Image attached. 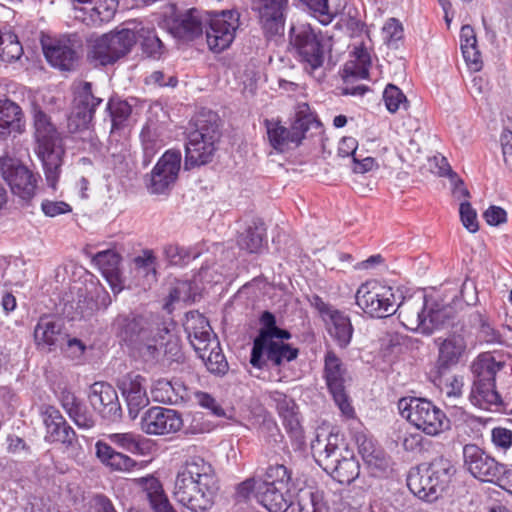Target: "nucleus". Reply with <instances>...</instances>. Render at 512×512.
Listing matches in <instances>:
<instances>
[{"label": "nucleus", "mask_w": 512, "mask_h": 512, "mask_svg": "<svg viewBox=\"0 0 512 512\" xmlns=\"http://www.w3.org/2000/svg\"><path fill=\"white\" fill-rule=\"evenodd\" d=\"M327 333L340 349L351 343L354 328L350 317L340 310H335L324 320Z\"/></svg>", "instance_id": "nucleus-35"}, {"label": "nucleus", "mask_w": 512, "mask_h": 512, "mask_svg": "<svg viewBox=\"0 0 512 512\" xmlns=\"http://www.w3.org/2000/svg\"><path fill=\"white\" fill-rule=\"evenodd\" d=\"M112 331L121 343L136 349L146 362H158L161 351L157 343L165 337L168 327L159 319L130 312L115 317Z\"/></svg>", "instance_id": "nucleus-1"}, {"label": "nucleus", "mask_w": 512, "mask_h": 512, "mask_svg": "<svg viewBox=\"0 0 512 512\" xmlns=\"http://www.w3.org/2000/svg\"><path fill=\"white\" fill-rule=\"evenodd\" d=\"M356 304L372 318H386L397 313L401 292L378 281L362 284L355 295Z\"/></svg>", "instance_id": "nucleus-12"}, {"label": "nucleus", "mask_w": 512, "mask_h": 512, "mask_svg": "<svg viewBox=\"0 0 512 512\" xmlns=\"http://www.w3.org/2000/svg\"><path fill=\"white\" fill-rule=\"evenodd\" d=\"M355 63L351 62V66L346 64L345 71L352 76L365 79L369 75L371 66V57L364 46L356 47L354 52Z\"/></svg>", "instance_id": "nucleus-52"}, {"label": "nucleus", "mask_w": 512, "mask_h": 512, "mask_svg": "<svg viewBox=\"0 0 512 512\" xmlns=\"http://www.w3.org/2000/svg\"><path fill=\"white\" fill-rule=\"evenodd\" d=\"M261 482L290 491L292 470L284 464H269Z\"/></svg>", "instance_id": "nucleus-47"}, {"label": "nucleus", "mask_w": 512, "mask_h": 512, "mask_svg": "<svg viewBox=\"0 0 512 512\" xmlns=\"http://www.w3.org/2000/svg\"><path fill=\"white\" fill-rule=\"evenodd\" d=\"M370 475L376 478L387 477L391 471V458L384 449H376L371 455H367L363 460Z\"/></svg>", "instance_id": "nucleus-48"}, {"label": "nucleus", "mask_w": 512, "mask_h": 512, "mask_svg": "<svg viewBox=\"0 0 512 512\" xmlns=\"http://www.w3.org/2000/svg\"><path fill=\"white\" fill-rule=\"evenodd\" d=\"M177 476L192 479L206 488L218 487L212 465L201 456H190L178 471Z\"/></svg>", "instance_id": "nucleus-33"}, {"label": "nucleus", "mask_w": 512, "mask_h": 512, "mask_svg": "<svg viewBox=\"0 0 512 512\" xmlns=\"http://www.w3.org/2000/svg\"><path fill=\"white\" fill-rule=\"evenodd\" d=\"M76 11V18L87 25L109 22L115 15L118 0H71Z\"/></svg>", "instance_id": "nucleus-25"}, {"label": "nucleus", "mask_w": 512, "mask_h": 512, "mask_svg": "<svg viewBox=\"0 0 512 512\" xmlns=\"http://www.w3.org/2000/svg\"><path fill=\"white\" fill-rule=\"evenodd\" d=\"M133 271L150 285L157 282L158 260L152 249H144L132 260Z\"/></svg>", "instance_id": "nucleus-43"}, {"label": "nucleus", "mask_w": 512, "mask_h": 512, "mask_svg": "<svg viewBox=\"0 0 512 512\" xmlns=\"http://www.w3.org/2000/svg\"><path fill=\"white\" fill-rule=\"evenodd\" d=\"M0 174L12 194L20 200L30 202L35 197L40 175L20 160L8 156L0 157Z\"/></svg>", "instance_id": "nucleus-15"}, {"label": "nucleus", "mask_w": 512, "mask_h": 512, "mask_svg": "<svg viewBox=\"0 0 512 512\" xmlns=\"http://www.w3.org/2000/svg\"><path fill=\"white\" fill-rule=\"evenodd\" d=\"M383 100L390 113L397 112L401 104L406 108L407 98L405 94L401 89L393 84H388L384 89Z\"/></svg>", "instance_id": "nucleus-57"}, {"label": "nucleus", "mask_w": 512, "mask_h": 512, "mask_svg": "<svg viewBox=\"0 0 512 512\" xmlns=\"http://www.w3.org/2000/svg\"><path fill=\"white\" fill-rule=\"evenodd\" d=\"M311 450L317 464L340 484H350L359 476V462L339 431L332 430L325 439L317 435Z\"/></svg>", "instance_id": "nucleus-3"}, {"label": "nucleus", "mask_w": 512, "mask_h": 512, "mask_svg": "<svg viewBox=\"0 0 512 512\" xmlns=\"http://www.w3.org/2000/svg\"><path fill=\"white\" fill-rule=\"evenodd\" d=\"M212 345L208 351H201L198 356L204 361L209 372L223 376L227 373L229 366L222 352L218 339H212Z\"/></svg>", "instance_id": "nucleus-46"}, {"label": "nucleus", "mask_w": 512, "mask_h": 512, "mask_svg": "<svg viewBox=\"0 0 512 512\" xmlns=\"http://www.w3.org/2000/svg\"><path fill=\"white\" fill-rule=\"evenodd\" d=\"M95 448L97 458L112 470L132 471L137 466V462L134 459L114 450L105 442L98 441Z\"/></svg>", "instance_id": "nucleus-38"}, {"label": "nucleus", "mask_w": 512, "mask_h": 512, "mask_svg": "<svg viewBox=\"0 0 512 512\" xmlns=\"http://www.w3.org/2000/svg\"><path fill=\"white\" fill-rule=\"evenodd\" d=\"M202 11L191 8L183 13L175 14L168 22L170 33L180 40L193 41L204 31Z\"/></svg>", "instance_id": "nucleus-26"}, {"label": "nucleus", "mask_w": 512, "mask_h": 512, "mask_svg": "<svg viewBox=\"0 0 512 512\" xmlns=\"http://www.w3.org/2000/svg\"><path fill=\"white\" fill-rule=\"evenodd\" d=\"M140 425L148 435H166L178 432L183 426V420L176 410L153 406L144 412Z\"/></svg>", "instance_id": "nucleus-21"}, {"label": "nucleus", "mask_w": 512, "mask_h": 512, "mask_svg": "<svg viewBox=\"0 0 512 512\" xmlns=\"http://www.w3.org/2000/svg\"><path fill=\"white\" fill-rule=\"evenodd\" d=\"M240 14L236 10L207 13L204 21L208 48L221 53L233 43L239 28Z\"/></svg>", "instance_id": "nucleus-14"}, {"label": "nucleus", "mask_w": 512, "mask_h": 512, "mask_svg": "<svg viewBox=\"0 0 512 512\" xmlns=\"http://www.w3.org/2000/svg\"><path fill=\"white\" fill-rule=\"evenodd\" d=\"M297 502L299 506V512H323L328 510L327 504L324 501V495L322 491L304 489L300 490L297 495Z\"/></svg>", "instance_id": "nucleus-49"}, {"label": "nucleus", "mask_w": 512, "mask_h": 512, "mask_svg": "<svg viewBox=\"0 0 512 512\" xmlns=\"http://www.w3.org/2000/svg\"><path fill=\"white\" fill-rule=\"evenodd\" d=\"M81 47L76 35L63 36L42 42V50L48 64L62 72L75 71L79 65Z\"/></svg>", "instance_id": "nucleus-18"}, {"label": "nucleus", "mask_w": 512, "mask_h": 512, "mask_svg": "<svg viewBox=\"0 0 512 512\" xmlns=\"http://www.w3.org/2000/svg\"><path fill=\"white\" fill-rule=\"evenodd\" d=\"M428 474L433 480V485L430 490L431 495L439 493V496L449 487L453 476L456 473V468L452 461L444 456L434 458L430 463L425 464Z\"/></svg>", "instance_id": "nucleus-36"}, {"label": "nucleus", "mask_w": 512, "mask_h": 512, "mask_svg": "<svg viewBox=\"0 0 512 512\" xmlns=\"http://www.w3.org/2000/svg\"><path fill=\"white\" fill-rule=\"evenodd\" d=\"M460 48L468 65L474 70H479L481 65V53L478 50L474 29L470 25H464L460 31Z\"/></svg>", "instance_id": "nucleus-44"}, {"label": "nucleus", "mask_w": 512, "mask_h": 512, "mask_svg": "<svg viewBox=\"0 0 512 512\" xmlns=\"http://www.w3.org/2000/svg\"><path fill=\"white\" fill-rule=\"evenodd\" d=\"M259 322L260 329L250 354V364L254 368L263 369L268 362L279 367L298 357L299 350L283 342L291 338V333L277 326L276 316L272 312H262Z\"/></svg>", "instance_id": "nucleus-2"}, {"label": "nucleus", "mask_w": 512, "mask_h": 512, "mask_svg": "<svg viewBox=\"0 0 512 512\" xmlns=\"http://www.w3.org/2000/svg\"><path fill=\"white\" fill-rule=\"evenodd\" d=\"M289 492L260 481L254 498L267 512H287L293 504Z\"/></svg>", "instance_id": "nucleus-32"}, {"label": "nucleus", "mask_w": 512, "mask_h": 512, "mask_svg": "<svg viewBox=\"0 0 512 512\" xmlns=\"http://www.w3.org/2000/svg\"><path fill=\"white\" fill-rule=\"evenodd\" d=\"M186 317L187 322L184 329L192 347L197 354L201 351H208L209 346L212 345V339H217V337L213 334L207 318L193 311L188 312Z\"/></svg>", "instance_id": "nucleus-29"}, {"label": "nucleus", "mask_w": 512, "mask_h": 512, "mask_svg": "<svg viewBox=\"0 0 512 512\" xmlns=\"http://www.w3.org/2000/svg\"><path fill=\"white\" fill-rule=\"evenodd\" d=\"M288 37L290 46L306 72L312 74L323 66L325 60L323 40L316 34L311 24H292Z\"/></svg>", "instance_id": "nucleus-10"}, {"label": "nucleus", "mask_w": 512, "mask_h": 512, "mask_svg": "<svg viewBox=\"0 0 512 512\" xmlns=\"http://www.w3.org/2000/svg\"><path fill=\"white\" fill-rule=\"evenodd\" d=\"M238 245L249 253H261L267 245L264 223L254 221L249 225L238 237Z\"/></svg>", "instance_id": "nucleus-41"}, {"label": "nucleus", "mask_w": 512, "mask_h": 512, "mask_svg": "<svg viewBox=\"0 0 512 512\" xmlns=\"http://www.w3.org/2000/svg\"><path fill=\"white\" fill-rule=\"evenodd\" d=\"M88 399L100 417L107 423L122 419L123 410L116 389L109 383L99 381L90 386Z\"/></svg>", "instance_id": "nucleus-20"}, {"label": "nucleus", "mask_w": 512, "mask_h": 512, "mask_svg": "<svg viewBox=\"0 0 512 512\" xmlns=\"http://www.w3.org/2000/svg\"><path fill=\"white\" fill-rule=\"evenodd\" d=\"M117 387L126 401L131 418L149 403L145 389V378L133 372L127 373L117 380Z\"/></svg>", "instance_id": "nucleus-24"}, {"label": "nucleus", "mask_w": 512, "mask_h": 512, "mask_svg": "<svg viewBox=\"0 0 512 512\" xmlns=\"http://www.w3.org/2000/svg\"><path fill=\"white\" fill-rule=\"evenodd\" d=\"M25 127L22 108L14 101L0 99V139L4 140L12 133H21Z\"/></svg>", "instance_id": "nucleus-34"}, {"label": "nucleus", "mask_w": 512, "mask_h": 512, "mask_svg": "<svg viewBox=\"0 0 512 512\" xmlns=\"http://www.w3.org/2000/svg\"><path fill=\"white\" fill-rule=\"evenodd\" d=\"M106 111L111 120V132L123 130L128 126L132 106L126 100L111 97L107 102Z\"/></svg>", "instance_id": "nucleus-45"}, {"label": "nucleus", "mask_w": 512, "mask_h": 512, "mask_svg": "<svg viewBox=\"0 0 512 512\" xmlns=\"http://www.w3.org/2000/svg\"><path fill=\"white\" fill-rule=\"evenodd\" d=\"M322 378L342 414L348 418L354 417L355 411L347 390L351 377L347 366L332 349H327L324 354Z\"/></svg>", "instance_id": "nucleus-11"}, {"label": "nucleus", "mask_w": 512, "mask_h": 512, "mask_svg": "<svg viewBox=\"0 0 512 512\" xmlns=\"http://www.w3.org/2000/svg\"><path fill=\"white\" fill-rule=\"evenodd\" d=\"M121 260V255L111 249L100 251L93 257V263L99 268L102 276L115 294L119 293L124 286L120 270Z\"/></svg>", "instance_id": "nucleus-31"}, {"label": "nucleus", "mask_w": 512, "mask_h": 512, "mask_svg": "<svg viewBox=\"0 0 512 512\" xmlns=\"http://www.w3.org/2000/svg\"><path fill=\"white\" fill-rule=\"evenodd\" d=\"M269 398L274 404L280 418L292 412L293 410L298 409L295 401L280 391L270 392Z\"/></svg>", "instance_id": "nucleus-60"}, {"label": "nucleus", "mask_w": 512, "mask_h": 512, "mask_svg": "<svg viewBox=\"0 0 512 512\" xmlns=\"http://www.w3.org/2000/svg\"><path fill=\"white\" fill-rule=\"evenodd\" d=\"M351 434L353 440L357 444L358 452L363 460L366 459L367 455H371L376 451V449L381 448V446H379L373 438L369 436L364 429H362L360 423L357 424V427H353L351 429Z\"/></svg>", "instance_id": "nucleus-54"}, {"label": "nucleus", "mask_w": 512, "mask_h": 512, "mask_svg": "<svg viewBox=\"0 0 512 512\" xmlns=\"http://www.w3.org/2000/svg\"><path fill=\"white\" fill-rule=\"evenodd\" d=\"M135 33L136 43L140 45L142 55L153 60L161 59L167 49L159 38L155 28L141 27Z\"/></svg>", "instance_id": "nucleus-40"}, {"label": "nucleus", "mask_w": 512, "mask_h": 512, "mask_svg": "<svg viewBox=\"0 0 512 512\" xmlns=\"http://www.w3.org/2000/svg\"><path fill=\"white\" fill-rule=\"evenodd\" d=\"M217 490L218 487L206 488L192 479L177 476L174 497L191 512H205L212 507Z\"/></svg>", "instance_id": "nucleus-19"}, {"label": "nucleus", "mask_w": 512, "mask_h": 512, "mask_svg": "<svg viewBox=\"0 0 512 512\" xmlns=\"http://www.w3.org/2000/svg\"><path fill=\"white\" fill-rule=\"evenodd\" d=\"M39 414L45 427L44 439L48 443H60L72 454L81 448L75 430L68 424L61 412L50 404H42Z\"/></svg>", "instance_id": "nucleus-16"}, {"label": "nucleus", "mask_w": 512, "mask_h": 512, "mask_svg": "<svg viewBox=\"0 0 512 512\" xmlns=\"http://www.w3.org/2000/svg\"><path fill=\"white\" fill-rule=\"evenodd\" d=\"M36 153L41 160L47 185L55 190L60 178L65 148L50 117L39 110L34 115Z\"/></svg>", "instance_id": "nucleus-5"}, {"label": "nucleus", "mask_w": 512, "mask_h": 512, "mask_svg": "<svg viewBox=\"0 0 512 512\" xmlns=\"http://www.w3.org/2000/svg\"><path fill=\"white\" fill-rule=\"evenodd\" d=\"M281 420H282V424H283L287 434L290 436V438L299 443L303 442L304 431H303V428H302L300 420H299L298 409L293 410L292 412L283 416L281 418Z\"/></svg>", "instance_id": "nucleus-58"}, {"label": "nucleus", "mask_w": 512, "mask_h": 512, "mask_svg": "<svg viewBox=\"0 0 512 512\" xmlns=\"http://www.w3.org/2000/svg\"><path fill=\"white\" fill-rule=\"evenodd\" d=\"M288 1L289 0H261L259 21L267 38L283 34Z\"/></svg>", "instance_id": "nucleus-28"}, {"label": "nucleus", "mask_w": 512, "mask_h": 512, "mask_svg": "<svg viewBox=\"0 0 512 512\" xmlns=\"http://www.w3.org/2000/svg\"><path fill=\"white\" fill-rule=\"evenodd\" d=\"M385 43L392 48L398 47V42L403 38V27L396 18H390L382 29Z\"/></svg>", "instance_id": "nucleus-59"}, {"label": "nucleus", "mask_w": 512, "mask_h": 512, "mask_svg": "<svg viewBox=\"0 0 512 512\" xmlns=\"http://www.w3.org/2000/svg\"><path fill=\"white\" fill-rule=\"evenodd\" d=\"M491 441L498 450L508 451L512 446V430L501 426L494 427L491 430Z\"/></svg>", "instance_id": "nucleus-64"}, {"label": "nucleus", "mask_w": 512, "mask_h": 512, "mask_svg": "<svg viewBox=\"0 0 512 512\" xmlns=\"http://www.w3.org/2000/svg\"><path fill=\"white\" fill-rule=\"evenodd\" d=\"M398 318L403 326L410 331L419 332L422 335H431V329L425 325V310L427 309V297L421 301L397 303Z\"/></svg>", "instance_id": "nucleus-30"}, {"label": "nucleus", "mask_w": 512, "mask_h": 512, "mask_svg": "<svg viewBox=\"0 0 512 512\" xmlns=\"http://www.w3.org/2000/svg\"><path fill=\"white\" fill-rule=\"evenodd\" d=\"M67 415L80 429H91L96 425L93 412L82 400Z\"/></svg>", "instance_id": "nucleus-55"}, {"label": "nucleus", "mask_w": 512, "mask_h": 512, "mask_svg": "<svg viewBox=\"0 0 512 512\" xmlns=\"http://www.w3.org/2000/svg\"><path fill=\"white\" fill-rule=\"evenodd\" d=\"M109 440L117 447L130 453H138L141 449L140 443L132 433H113L109 435Z\"/></svg>", "instance_id": "nucleus-61"}, {"label": "nucleus", "mask_w": 512, "mask_h": 512, "mask_svg": "<svg viewBox=\"0 0 512 512\" xmlns=\"http://www.w3.org/2000/svg\"><path fill=\"white\" fill-rule=\"evenodd\" d=\"M264 125L270 145L279 152H283L290 145L299 147L306 137L320 134L323 130L317 114L307 103L298 105L295 118L289 128L273 119H265Z\"/></svg>", "instance_id": "nucleus-6"}, {"label": "nucleus", "mask_w": 512, "mask_h": 512, "mask_svg": "<svg viewBox=\"0 0 512 512\" xmlns=\"http://www.w3.org/2000/svg\"><path fill=\"white\" fill-rule=\"evenodd\" d=\"M504 367L489 353L479 354L471 363L470 402L481 409L512 414V404L503 400L496 389V375Z\"/></svg>", "instance_id": "nucleus-4"}, {"label": "nucleus", "mask_w": 512, "mask_h": 512, "mask_svg": "<svg viewBox=\"0 0 512 512\" xmlns=\"http://www.w3.org/2000/svg\"><path fill=\"white\" fill-rule=\"evenodd\" d=\"M136 44V36L131 29L103 34L94 40L88 57L95 65L114 64L127 55Z\"/></svg>", "instance_id": "nucleus-13"}, {"label": "nucleus", "mask_w": 512, "mask_h": 512, "mask_svg": "<svg viewBox=\"0 0 512 512\" xmlns=\"http://www.w3.org/2000/svg\"><path fill=\"white\" fill-rule=\"evenodd\" d=\"M182 155L180 150L169 149L147 175L146 187L150 194L168 195L178 179Z\"/></svg>", "instance_id": "nucleus-17"}, {"label": "nucleus", "mask_w": 512, "mask_h": 512, "mask_svg": "<svg viewBox=\"0 0 512 512\" xmlns=\"http://www.w3.org/2000/svg\"><path fill=\"white\" fill-rule=\"evenodd\" d=\"M23 54V47L16 34L12 32L4 33L0 40V60L6 63H12Z\"/></svg>", "instance_id": "nucleus-51"}, {"label": "nucleus", "mask_w": 512, "mask_h": 512, "mask_svg": "<svg viewBox=\"0 0 512 512\" xmlns=\"http://www.w3.org/2000/svg\"><path fill=\"white\" fill-rule=\"evenodd\" d=\"M151 395L156 402L170 404L173 395L171 380H156L151 387Z\"/></svg>", "instance_id": "nucleus-62"}, {"label": "nucleus", "mask_w": 512, "mask_h": 512, "mask_svg": "<svg viewBox=\"0 0 512 512\" xmlns=\"http://www.w3.org/2000/svg\"><path fill=\"white\" fill-rule=\"evenodd\" d=\"M434 342L438 347L435 372L441 378L459 364L465 354L467 344L464 337L459 334H451L446 338L438 337Z\"/></svg>", "instance_id": "nucleus-22"}, {"label": "nucleus", "mask_w": 512, "mask_h": 512, "mask_svg": "<svg viewBox=\"0 0 512 512\" xmlns=\"http://www.w3.org/2000/svg\"><path fill=\"white\" fill-rule=\"evenodd\" d=\"M140 139L143 149V166H148L157 152L161 149L162 143L156 133L152 132L148 126L143 127L140 133Z\"/></svg>", "instance_id": "nucleus-53"}, {"label": "nucleus", "mask_w": 512, "mask_h": 512, "mask_svg": "<svg viewBox=\"0 0 512 512\" xmlns=\"http://www.w3.org/2000/svg\"><path fill=\"white\" fill-rule=\"evenodd\" d=\"M163 339H159L157 345L161 351V357L158 363L163 362V365L170 366L172 363H183L185 360L184 352L182 351V346L180 339L172 335L170 330L168 329L167 334ZM153 364H157V362H152Z\"/></svg>", "instance_id": "nucleus-42"}, {"label": "nucleus", "mask_w": 512, "mask_h": 512, "mask_svg": "<svg viewBox=\"0 0 512 512\" xmlns=\"http://www.w3.org/2000/svg\"><path fill=\"white\" fill-rule=\"evenodd\" d=\"M194 125L195 128L188 133L185 143L186 170L210 163L217 150L216 143L221 137L216 113L199 115Z\"/></svg>", "instance_id": "nucleus-7"}, {"label": "nucleus", "mask_w": 512, "mask_h": 512, "mask_svg": "<svg viewBox=\"0 0 512 512\" xmlns=\"http://www.w3.org/2000/svg\"><path fill=\"white\" fill-rule=\"evenodd\" d=\"M406 481L409 490L421 500L433 502L440 497L439 493L431 495L432 491L430 488L433 485V480L428 474L425 464L411 468L407 474Z\"/></svg>", "instance_id": "nucleus-37"}, {"label": "nucleus", "mask_w": 512, "mask_h": 512, "mask_svg": "<svg viewBox=\"0 0 512 512\" xmlns=\"http://www.w3.org/2000/svg\"><path fill=\"white\" fill-rule=\"evenodd\" d=\"M34 342L38 349L48 352L56 350L68 337L64 331V323L55 316L44 314L34 328Z\"/></svg>", "instance_id": "nucleus-23"}, {"label": "nucleus", "mask_w": 512, "mask_h": 512, "mask_svg": "<svg viewBox=\"0 0 512 512\" xmlns=\"http://www.w3.org/2000/svg\"><path fill=\"white\" fill-rule=\"evenodd\" d=\"M300 2L321 25L327 26L332 23L333 20L327 8V0H300Z\"/></svg>", "instance_id": "nucleus-56"}, {"label": "nucleus", "mask_w": 512, "mask_h": 512, "mask_svg": "<svg viewBox=\"0 0 512 512\" xmlns=\"http://www.w3.org/2000/svg\"><path fill=\"white\" fill-rule=\"evenodd\" d=\"M103 102L92 91V83L84 81L74 91L72 117L77 119L76 126L86 128L93 120L97 107Z\"/></svg>", "instance_id": "nucleus-27"}, {"label": "nucleus", "mask_w": 512, "mask_h": 512, "mask_svg": "<svg viewBox=\"0 0 512 512\" xmlns=\"http://www.w3.org/2000/svg\"><path fill=\"white\" fill-rule=\"evenodd\" d=\"M163 254L170 265L179 267L188 265L191 260L199 256V252H195L194 249L185 248L178 244L165 245Z\"/></svg>", "instance_id": "nucleus-50"}, {"label": "nucleus", "mask_w": 512, "mask_h": 512, "mask_svg": "<svg viewBox=\"0 0 512 512\" xmlns=\"http://www.w3.org/2000/svg\"><path fill=\"white\" fill-rule=\"evenodd\" d=\"M400 415L428 436H438L451 429V421L431 400L403 397L398 401Z\"/></svg>", "instance_id": "nucleus-8"}, {"label": "nucleus", "mask_w": 512, "mask_h": 512, "mask_svg": "<svg viewBox=\"0 0 512 512\" xmlns=\"http://www.w3.org/2000/svg\"><path fill=\"white\" fill-rule=\"evenodd\" d=\"M142 498L148 501L153 512H175L157 478L144 479Z\"/></svg>", "instance_id": "nucleus-39"}, {"label": "nucleus", "mask_w": 512, "mask_h": 512, "mask_svg": "<svg viewBox=\"0 0 512 512\" xmlns=\"http://www.w3.org/2000/svg\"><path fill=\"white\" fill-rule=\"evenodd\" d=\"M459 213L463 226L469 232L476 233L479 230L477 213L469 201L460 204Z\"/></svg>", "instance_id": "nucleus-63"}, {"label": "nucleus", "mask_w": 512, "mask_h": 512, "mask_svg": "<svg viewBox=\"0 0 512 512\" xmlns=\"http://www.w3.org/2000/svg\"><path fill=\"white\" fill-rule=\"evenodd\" d=\"M464 465L470 474L482 481L497 485L512 494V468L497 461L475 444L463 447Z\"/></svg>", "instance_id": "nucleus-9"}]
</instances>
